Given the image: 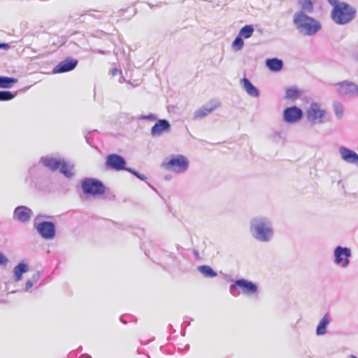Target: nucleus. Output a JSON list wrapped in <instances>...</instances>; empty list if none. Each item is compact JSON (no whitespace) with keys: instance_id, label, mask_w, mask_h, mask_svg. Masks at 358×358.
Here are the masks:
<instances>
[{"instance_id":"nucleus-1","label":"nucleus","mask_w":358,"mask_h":358,"mask_svg":"<svg viewBox=\"0 0 358 358\" xmlns=\"http://www.w3.org/2000/svg\"><path fill=\"white\" fill-rule=\"evenodd\" d=\"M252 237L261 243H268L274 237L273 223L271 217L259 215L252 217L249 222Z\"/></svg>"},{"instance_id":"nucleus-2","label":"nucleus","mask_w":358,"mask_h":358,"mask_svg":"<svg viewBox=\"0 0 358 358\" xmlns=\"http://www.w3.org/2000/svg\"><path fill=\"white\" fill-rule=\"evenodd\" d=\"M292 24L298 32L303 36H315L322 29L320 21L302 12L293 14Z\"/></svg>"},{"instance_id":"nucleus-3","label":"nucleus","mask_w":358,"mask_h":358,"mask_svg":"<svg viewBox=\"0 0 358 358\" xmlns=\"http://www.w3.org/2000/svg\"><path fill=\"white\" fill-rule=\"evenodd\" d=\"M327 110L324 104L313 101L306 108L305 115L311 126L321 125L327 122Z\"/></svg>"},{"instance_id":"nucleus-4","label":"nucleus","mask_w":358,"mask_h":358,"mask_svg":"<svg viewBox=\"0 0 358 358\" xmlns=\"http://www.w3.org/2000/svg\"><path fill=\"white\" fill-rule=\"evenodd\" d=\"M356 13L357 10L353 6L342 1L332 9L331 17L336 24L344 25L354 20Z\"/></svg>"},{"instance_id":"nucleus-5","label":"nucleus","mask_w":358,"mask_h":358,"mask_svg":"<svg viewBox=\"0 0 358 358\" xmlns=\"http://www.w3.org/2000/svg\"><path fill=\"white\" fill-rule=\"evenodd\" d=\"M161 167L176 174H182L188 170L189 160L183 155H173L163 160Z\"/></svg>"},{"instance_id":"nucleus-6","label":"nucleus","mask_w":358,"mask_h":358,"mask_svg":"<svg viewBox=\"0 0 358 358\" xmlns=\"http://www.w3.org/2000/svg\"><path fill=\"white\" fill-rule=\"evenodd\" d=\"M231 295L236 296L242 293L246 296H252L257 293L258 287L256 284L246 279L236 280L229 286Z\"/></svg>"},{"instance_id":"nucleus-7","label":"nucleus","mask_w":358,"mask_h":358,"mask_svg":"<svg viewBox=\"0 0 358 358\" xmlns=\"http://www.w3.org/2000/svg\"><path fill=\"white\" fill-rule=\"evenodd\" d=\"M351 256L352 252L349 248L336 246L333 252L334 263L341 268H346L350 265Z\"/></svg>"},{"instance_id":"nucleus-8","label":"nucleus","mask_w":358,"mask_h":358,"mask_svg":"<svg viewBox=\"0 0 358 358\" xmlns=\"http://www.w3.org/2000/svg\"><path fill=\"white\" fill-rule=\"evenodd\" d=\"M82 189L85 194L93 196L103 194L105 187L101 182L94 178H85L82 181Z\"/></svg>"},{"instance_id":"nucleus-9","label":"nucleus","mask_w":358,"mask_h":358,"mask_svg":"<svg viewBox=\"0 0 358 358\" xmlns=\"http://www.w3.org/2000/svg\"><path fill=\"white\" fill-rule=\"evenodd\" d=\"M303 115L302 109L296 106L287 107L282 112V119L285 122L288 124L299 122L303 118Z\"/></svg>"},{"instance_id":"nucleus-10","label":"nucleus","mask_w":358,"mask_h":358,"mask_svg":"<svg viewBox=\"0 0 358 358\" xmlns=\"http://www.w3.org/2000/svg\"><path fill=\"white\" fill-rule=\"evenodd\" d=\"M336 86L338 92L342 96L347 98L358 96V85L353 82L345 80L338 83Z\"/></svg>"},{"instance_id":"nucleus-11","label":"nucleus","mask_w":358,"mask_h":358,"mask_svg":"<svg viewBox=\"0 0 358 358\" xmlns=\"http://www.w3.org/2000/svg\"><path fill=\"white\" fill-rule=\"evenodd\" d=\"M338 153L341 159L348 164L358 167V154L354 150L341 145L338 148Z\"/></svg>"},{"instance_id":"nucleus-12","label":"nucleus","mask_w":358,"mask_h":358,"mask_svg":"<svg viewBox=\"0 0 358 358\" xmlns=\"http://www.w3.org/2000/svg\"><path fill=\"white\" fill-rule=\"evenodd\" d=\"M36 229L40 235L46 240H50L54 238L55 235V226L51 222L43 221L40 222Z\"/></svg>"},{"instance_id":"nucleus-13","label":"nucleus","mask_w":358,"mask_h":358,"mask_svg":"<svg viewBox=\"0 0 358 358\" xmlns=\"http://www.w3.org/2000/svg\"><path fill=\"white\" fill-rule=\"evenodd\" d=\"M106 165L110 169L121 171L125 169L126 162L122 156L111 154L107 156Z\"/></svg>"},{"instance_id":"nucleus-14","label":"nucleus","mask_w":358,"mask_h":358,"mask_svg":"<svg viewBox=\"0 0 358 358\" xmlns=\"http://www.w3.org/2000/svg\"><path fill=\"white\" fill-rule=\"evenodd\" d=\"M220 105V102L217 100H212L201 108L194 111L193 118L194 120H200L208 114L211 113L215 109H216Z\"/></svg>"},{"instance_id":"nucleus-15","label":"nucleus","mask_w":358,"mask_h":358,"mask_svg":"<svg viewBox=\"0 0 358 358\" xmlns=\"http://www.w3.org/2000/svg\"><path fill=\"white\" fill-rule=\"evenodd\" d=\"M171 124L167 120H158L154 126L151 128V135L153 137H159L164 133L170 131Z\"/></svg>"},{"instance_id":"nucleus-16","label":"nucleus","mask_w":358,"mask_h":358,"mask_svg":"<svg viewBox=\"0 0 358 358\" xmlns=\"http://www.w3.org/2000/svg\"><path fill=\"white\" fill-rule=\"evenodd\" d=\"M78 64V61L72 58L59 62L52 70L53 73H62L72 71Z\"/></svg>"},{"instance_id":"nucleus-17","label":"nucleus","mask_w":358,"mask_h":358,"mask_svg":"<svg viewBox=\"0 0 358 358\" xmlns=\"http://www.w3.org/2000/svg\"><path fill=\"white\" fill-rule=\"evenodd\" d=\"M32 215V210L24 206L17 207L14 210V218L20 222H27Z\"/></svg>"},{"instance_id":"nucleus-18","label":"nucleus","mask_w":358,"mask_h":358,"mask_svg":"<svg viewBox=\"0 0 358 358\" xmlns=\"http://www.w3.org/2000/svg\"><path fill=\"white\" fill-rule=\"evenodd\" d=\"M62 159L59 157L48 155L42 157L40 162L50 170L56 171L59 168L61 163H62Z\"/></svg>"},{"instance_id":"nucleus-19","label":"nucleus","mask_w":358,"mask_h":358,"mask_svg":"<svg viewBox=\"0 0 358 358\" xmlns=\"http://www.w3.org/2000/svg\"><path fill=\"white\" fill-rule=\"evenodd\" d=\"M241 85L250 96L254 98L259 96V90L247 78L241 79Z\"/></svg>"},{"instance_id":"nucleus-20","label":"nucleus","mask_w":358,"mask_h":358,"mask_svg":"<svg viewBox=\"0 0 358 358\" xmlns=\"http://www.w3.org/2000/svg\"><path fill=\"white\" fill-rule=\"evenodd\" d=\"M299 10L294 13H303L309 15L313 12V3L311 0H297Z\"/></svg>"},{"instance_id":"nucleus-21","label":"nucleus","mask_w":358,"mask_h":358,"mask_svg":"<svg viewBox=\"0 0 358 358\" xmlns=\"http://www.w3.org/2000/svg\"><path fill=\"white\" fill-rule=\"evenodd\" d=\"M330 317L328 314H325L319 322L316 327L315 334L318 336H324L327 332V327L330 324Z\"/></svg>"},{"instance_id":"nucleus-22","label":"nucleus","mask_w":358,"mask_h":358,"mask_svg":"<svg viewBox=\"0 0 358 358\" xmlns=\"http://www.w3.org/2000/svg\"><path fill=\"white\" fill-rule=\"evenodd\" d=\"M266 66L273 72L280 71L283 67V62L281 59L277 58L267 59Z\"/></svg>"},{"instance_id":"nucleus-23","label":"nucleus","mask_w":358,"mask_h":358,"mask_svg":"<svg viewBox=\"0 0 358 358\" xmlns=\"http://www.w3.org/2000/svg\"><path fill=\"white\" fill-rule=\"evenodd\" d=\"M29 270L28 265L21 262L15 266L13 268L15 280L18 282L22 280V274L27 272Z\"/></svg>"},{"instance_id":"nucleus-24","label":"nucleus","mask_w":358,"mask_h":358,"mask_svg":"<svg viewBox=\"0 0 358 358\" xmlns=\"http://www.w3.org/2000/svg\"><path fill=\"white\" fill-rule=\"evenodd\" d=\"M332 108L336 120H342L345 114V106L343 104L338 101H334Z\"/></svg>"},{"instance_id":"nucleus-25","label":"nucleus","mask_w":358,"mask_h":358,"mask_svg":"<svg viewBox=\"0 0 358 358\" xmlns=\"http://www.w3.org/2000/svg\"><path fill=\"white\" fill-rule=\"evenodd\" d=\"M197 270L206 278H215L217 275V273L208 265L199 266Z\"/></svg>"},{"instance_id":"nucleus-26","label":"nucleus","mask_w":358,"mask_h":358,"mask_svg":"<svg viewBox=\"0 0 358 358\" xmlns=\"http://www.w3.org/2000/svg\"><path fill=\"white\" fill-rule=\"evenodd\" d=\"M59 169H60V172L67 178H71L74 175L73 166L67 164L64 159H62V163H61Z\"/></svg>"},{"instance_id":"nucleus-27","label":"nucleus","mask_w":358,"mask_h":358,"mask_svg":"<svg viewBox=\"0 0 358 358\" xmlns=\"http://www.w3.org/2000/svg\"><path fill=\"white\" fill-rule=\"evenodd\" d=\"M17 82V79L10 77L0 76V87L10 88Z\"/></svg>"},{"instance_id":"nucleus-28","label":"nucleus","mask_w":358,"mask_h":358,"mask_svg":"<svg viewBox=\"0 0 358 358\" xmlns=\"http://www.w3.org/2000/svg\"><path fill=\"white\" fill-rule=\"evenodd\" d=\"M301 96L300 91L296 87H292L286 90L285 98L290 100H296Z\"/></svg>"},{"instance_id":"nucleus-29","label":"nucleus","mask_w":358,"mask_h":358,"mask_svg":"<svg viewBox=\"0 0 358 358\" xmlns=\"http://www.w3.org/2000/svg\"><path fill=\"white\" fill-rule=\"evenodd\" d=\"M253 32L254 27L252 25H245L241 29L238 36L247 39L252 36Z\"/></svg>"},{"instance_id":"nucleus-30","label":"nucleus","mask_w":358,"mask_h":358,"mask_svg":"<svg viewBox=\"0 0 358 358\" xmlns=\"http://www.w3.org/2000/svg\"><path fill=\"white\" fill-rule=\"evenodd\" d=\"M244 45V42L243 38L238 36L236 37L234 41L232 43V48L235 51L241 50L243 48Z\"/></svg>"},{"instance_id":"nucleus-31","label":"nucleus","mask_w":358,"mask_h":358,"mask_svg":"<svg viewBox=\"0 0 358 358\" xmlns=\"http://www.w3.org/2000/svg\"><path fill=\"white\" fill-rule=\"evenodd\" d=\"M14 97L15 95L10 91H0V101H9Z\"/></svg>"},{"instance_id":"nucleus-32","label":"nucleus","mask_w":358,"mask_h":358,"mask_svg":"<svg viewBox=\"0 0 358 358\" xmlns=\"http://www.w3.org/2000/svg\"><path fill=\"white\" fill-rule=\"evenodd\" d=\"M138 120L153 121V120H156V116L153 114H149L147 115H140L138 117Z\"/></svg>"},{"instance_id":"nucleus-33","label":"nucleus","mask_w":358,"mask_h":358,"mask_svg":"<svg viewBox=\"0 0 358 358\" xmlns=\"http://www.w3.org/2000/svg\"><path fill=\"white\" fill-rule=\"evenodd\" d=\"M8 262V258L1 252H0V265L6 266Z\"/></svg>"},{"instance_id":"nucleus-34","label":"nucleus","mask_w":358,"mask_h":358,"mask_svg":"<svg viewBox=\"0 0 358 358\" xmlns=\"http://www.w3.org/2000/svg\"><path fill=\"white\" fill-rule=\"evenodd\" d=\"M34 282L33 281H31L30 279L28 280L27 282H26V284H25V290L26 291H28L30 288L32 287V286L34 285Z\"/></svg>"},{"instance_id":"nucleus-35","label":"nucleus","mask_w":358,"mask_h":358,"mask_svg":"<svg viewBox=\"0 0 358 358\" xmlns=\"http://www.w3.org/2000/svg\"><path fill=\"white\" fill-rule=\"evenodd\" d=\"M327 1L333 7V8H335V6L336 5H339V3H341L338 0H327Z\"/></svg>"},{"instance_id":"nucleus-36","label":"nucleus","mask_w":358,"mask_h":358,"mask_svg":"<svg viewBox=\"0 0 358 358\" xmlns=\"http://www.w3.org/2000/svg\"><path fill=\"white\" fill-rule=\"evenodd\" d=\"M30 280L33 281L34 283H36L39 280V273H36L34 274Z\"/></svg>"},{"instance_id":"nucleus-37","label":"nucleus","mask_w":358,"mask_h":358,"mask_svg":"<svg viewBox=\"0 0 358 358\" xmlns=\"http://www.w3.org/2000/svg\"><path fill=\"white\" fill-rule=\"evenodd\" d=\"M134 176L141 180H145L147 178L145 176L141 174L138 172L134 173Z\"/></svg>"},{"instance_id":"nucleus-38","label":"nucleus","mask_w":358,"mask_h":358,"mask_svg":"<svg viewBox=\"0 0 358 358\" xmlns=\"http://www.w3.org/2000/svg\"><path fill=\"white\" fill-rule=\"evenodd\" d=\"M9 48V44L5 43H0V49L8 50Z\"/></svg>"},{"instance_id":"nucleus-39","label":"nucleus","mask_w":358,"mask_h":358,"mask_svg":"<svg viewBox=\"0 0 358 358\" xmlns=\"http://www.w3.org/2000/svg\"><path fill=\"white\" fill-rule=\"evenodd\" d=\"M85 15H89V16H91V17H96V18H99V17L98 16H95L93 13V11L92 10H89L87 11V13H85V14H83L81 15V16H85Z\"/></svg>"},{"instance_id":"nucleus-40","label":"nucleus","mask_w":358,"mask_h":358,"mask_svg":"<svg viewBox=\"0 0 358 358\" xmlns=\"http://www.w3.org/2000/svg\"><path fill=\"white\" fill-rule=\"evenodd\" d=\"M124 170H127V171L131 173L132 174L134 175V173H136L137 171H136L135 170L132 169H130V168H126L124 169Z\"/></svg>"},{"instance_id":"nucleus-41","label":"nucleus","mask_w":358,"mask_h":358,"mask_svg":"<svg viewBox=\"0 0 358 358\" xmlns=\"http://www.w3.org/2000/svg\"><path fill=\"white\" fill-rule=\"evenodd\" d=\"M120 72V71L117 69H113L112 71H111V73L113 76H115L117 75V73Z\"/></svg>"},{"instance_id":"nucleus-42","label":"nucleus","mask_w":358,"mask_h":358,"mask_svg":"<svg viewBox=\"0 0 358 358\" xmlns=\"http://www.w3.org/2000/svg\"><path fill=\"white\" fill-rule=\"evenodd\" d=\"M350 358H358V357H357L356 356H355V355H350Z\"/></svg>"},{"instance_id":"nucleus-43","label":"nucleus","mask_w":358,"mask_h":358,"mask_svg":"<svg viewBox=\"0 0 358 358\" xmlns=\"http://www.w3.org/2000/svg\"><path fill=\"white\" fill-rule=\"evenodd\" d=\"M86 358H91V357L90 355H87Z\"/></svg>"}]
</instances>
